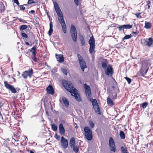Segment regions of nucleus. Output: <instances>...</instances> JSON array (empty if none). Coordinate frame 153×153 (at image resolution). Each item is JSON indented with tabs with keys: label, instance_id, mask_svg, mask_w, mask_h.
Returning a JSON list of instances; mask_svg holds the SVG:
<instances>
[{
	"label": "nucleus",
	"instance_id": "obj_1",
	"mask_svg": "<svg viewBox=\"0 0 153 153\" xmlns=\"http://www.w3.org/2000/svg\"><path fill=\"white\" fill-rule=\"evenodd\" d=\"M63 86L70 92L72 96H74L76 99L79 101H82L80 95L78 94V91L74 88L73 84L69 83L67 81H64L62 82Z\"/></svg>",
	"mask_w": 153,
	"mask_h": 153
},
{
	"label": "nucleus",
	"instance_id": "obj_2",
	"mask_svg": "<svg viewBox=\"0 0 153 153\" xmlns=\"http://www.w3.org/2000/svg\"><path fill=\"white\" fill-rule=\"evenodd\" d=\"M85 136L86 138L89 140H91L92 137V131L88 127H85L84 129Z\"/></svg>",
	"mask_w": 153,
	"mask_h": 153
},
{
	"label": "nucleus",
	"instance_id": "obj_3",
	"mask_svg": "<svg viewBox=\"0 0 153 153\" xmlns=\"http://www.w3.org/2000/svg\"><path fill=\"white\" fill-rule=\"evenodd\" d=\"M88 100L92 102L93 107L96 112L99 114H100V110L96 100L91 99L90 97L88 98Z\"/></svg>",
	"mask_w": 153,
	"mask_h": 153
},
{
	"label": "nucleus",
	"instance_id": "obj_4",
	"mask_svg": "<svg viewBox=\"0 0 153 153\" xmlns=\"http://www.w3.org/2000/svg\"><path fill=\"white\" fill-rule=\"evenodd\" d=\"M58 16V19L61 25L62 30L64 33H66V27L63 18V14H62V15H59Z\"/></svg>",
	"mask_w": 153,
	"mask_h": 153
},
{
	"label": "nucleus",
	"instance_id": "obj_5",
	"mask_svg": "<svg viewBox=\"0 0 153 153\" xmlns=\"http://www.w3.org/2000/svg\"><path fill=\"white\" fill-rule=\"evenodd\" d=\"M71 33L72 37L74 42L76 41L77 34L75 27L73 25H71Z\"/></svg>",
	"mask_w": 153,
	"mask_h": 153
},
{
	"label": "nucleus",
	"instance_id": "obj_6",
	"mask_svg": "<svg viewBox=\"0 0 153 153\" xmlns=\"http://www.w3.org/2000/svg\"><path fill=\"white\" fill-rule=\"evenodd\" d=\"M89 42L90 45L89 51L92 53L94 51L95 48V41L93 37H91Z\"/></svg>",
	"mask_w": 153,
	"mask_h": 153
},
{
	"label": "nucleus",
	"instance_id": "obj_7",
	"mask_svg": "<svg viewBox=\"0 0 153 153\" xmlns=\"http://www.w3.org/2000/svg\"><path fill=\"white\" fill-rule=\"evenodd\" d=\"M4 84L6 88L10 90L12 93H15L16 92V90L14 86L8 84L7 81L4 82Z\"/></svg>",
	"mask_w": 153,
	"mask_h": 153
},
{
	"label": "nucleus",
	"instance_id": "obj_8",
	"mask_svg": "<svg viewBox=\"0 0 153 153\" xmlns=\"http://www.w3.org/2000/svg\"><path fill=\"white\" fill-rule=\"evenodd\" d=\"M105 74L108 76H111L113 74V68L110 65H108L107 68L105 69Z\"/></svg>",
	"mask_w": 153,
	"mask_h": 153
},
{
	"label": "nucleus",
	"instance_id": "obj_9",
	"mask_svg": "<svg viewBox=\"0 0 153 153\" xmlns=\"http://www.w3.org/2000/svg\"><path fill=\"white\" fill-rule=\"evenodd\" d=\"M84 86L85 88L86 94L88 97V98L90 97L91 96V93L90 87L86 85V84H84Z\"/></svg>",
	"mask_w": 153,
	"mask_h": 153
},
{
	"label": "nucleus",
	"instance_id": "obj_10",
	"mask_svg": "<svg viewBox=\"0 0 153 153\" xmlns=\"http://www.w3.org/2000/svg\"><path fill=\"white\" fill-rule=\"evenodd\" d=\"M33 74V70L32 68L28 71H25L23 72L22 75L24 78H27L28 76L30 78Z\"/></svg>",
	"mask_w": 153,
	"mask_h": 153
},
{
	"label": "nucleus",
	"instance_id": "obj_11",
	"mask_svg": "<svg viewBox=\"0 0 153 153\" xmlns=\"http://www.w3.org/2000/svg\"><path fill=\"white\" fill-rule=\"evenodd\" d=\"M144 44L149 47H150L153 42V39L152 38H149L148 39H144L143 40Z\"/></svg>",
	"mask_w": 153,
	"mask_h": 153
},
{
	"label": "nucleus",
	"instance_id": "obj_12",
	"mask_svg": "<svg viewBox=\"0 0 153 153\" xmlns=\"http://www.w3.org/2000/svg\"><path fill=\"white\" fill-rule=\"evenodd\" d=\"M109 145L111 150L114 152L116 151L114 142L112 138H111L109 140Z\"/></svg>",
	"mask_w": 153,
	"mask_h": 153
},
{
	"label": "nucleus",
	"instance_id": "obj_13",
	"mask_svg": "<svg viewBox=\"0 0 153 153\" xmlns=\"http://www.w3.org/2000/svg\"><path fill=\"white\" fill-rule=\"evenodd\" d=\"M61 143L63 148L65 149L67 148L68 145V141L67 140L65 139L63 137H61Z\"/></svg>",
	"mask_w": 153,
	"mask_h": 153
},
{
	"label": "nucleus",
	"instance_id": "obj_14",
	"mask_svg": "<svg viewBox=\"0 0 153 153\" xmlns=\"http://www.w3.org/2000/svg\"><path fill=\"white\" fill-rule=\"evenodd\" d=\"M54 7L57 13L58 16L62 15L63 14L62 13L61 9L58 5L57 3L56 2H55L54 3Z\"/></svg>",
	"mask_w": 153,
	"mask_h": 153
},
{
	"label": "nucleus",
	"instance_id": "obj_15",
	"mask_svg": "<svg viewBox=\"0 0 153 153\" xmlns=\"http://www.w3.org/2000/svg\"><path fill=\"white\" fill-rule=\"evenodd\" d=\"M46 90L48 94L53 95L54 94V91L53 86L51 85H49L47 88Z\"/></svg>",
	"mask_w": 153,
	"mask_h": 153
},
{
	"label": "nucleus",
	"instance_id": "obj_16",
	"mask_svg": "<svg viewBox=\"0 0 153 153\" xmlns=\"http://www.w3.org/2000/svg\"><path fill=\"white\" fill-rule=\"evenodd\" d=\"M59 132L61 135H64L65 130L62 123H61L59 127Z\"/></svg>",
	"mask_w": 153,
	"mask_h": 153
},
{
	"label": "nucleus",
	"instance_id": "obj_17",
	"mask_svg": "<svg viewBox=\"0 0 153 153\" xmlns=\"http://www.w3.org/2000/svg\"><path fill=\"white\" fill-rule=\"evenodd\" d=\"M56 57L58 61L59 62L62 63L63 62L64 59L63 56L62 55L56 54Z\"/></svg>",
	"mask_w": 153,
	"mask_h": 153
},
{
	"label": "nucleus",
	"instance_id": "obj_18",
	"mask_svg": "<svg viewBox=\"0 0 153 153\" xmlns=\"http://www.w3.org/2000/svg\"><path fill=\"white\" fill-rule=\"evenodd\" d=\"M80 65L82 70L84 71V69L86 68L87 66L85 61H84L81 62L79 63Z\"/></svg>",
	"mask_w": 153,
	"mask_h": 153
},
{
	"label": "nucleus",
	"instance_id": "obj_19",
	"mask_svg": "<svg viewBox=\"0 0 153 153\" xmlns=\"http://www.w3.org/2000/svg\"><path fill=\"white\" fill-rule=\"evenodd\" d=\"M108 62L106 60H105L102 62V68L104 69H106V67H107Z\"/></svg>",
	"mask_w": 153,
	"mask_h": 153
},
{
	"label": "nucleus",
	"instance_id": "obj_20",
	"mask_svg": "<svg viewBox=\"0 0 153 153\" xmlns=\"http://www.w3.org/2000/svg\"><path fill=\"white\" fill-rule=\"evenodd\" d=\"M75 139L74 137H72L71 139L70 142V145L71 147V148L72 147L75 146Z\"/></svg>",
	"mask_w": 153,
	"mask_h": 153
},
{
	"label": "nucleus",
	"instance_id": "obj_21",
	"mask_svg": "<svg viewBox=\"0 0 153 153\" xmlns=\"http://www.w3.org/2000/svg\"><path fill=\"white\" fill-rule=\"evenodd\" d=\"M77 57L79 63L85 60L83 57L79 53L77 54Z\"/></svg>",
	"mask_w": 153,
	"mask_h": 153
},
{
	"label": "nucleus",
	"instance_id": "obj_22",
	"mask_svg": "<svg viewBox=\"0 0 153 153\" xmlns=\"http://www.w3.org/2000/svg\"><path fill=\"white\" fill-rule=\"evenodd\" d=\"M62 101L65 106H68L69 105V102L68 100L65 97H63Z\"/></svg>",
	"mask_w": 153,
	"mask_h": 153
},
{
	"label": "nucleus",
	"instance_id": "obj_23",
	"mask_svg": "<svg viewBox=\"0 0 153 153\" xmlns=\"http://www.w3.org/2000/svg\"><path fill=\"white\" fill-rule=\"evenodd\" d=\"M36 47L34 46L30 50V51L32 52V55H36Z\"/></svg>",
	"mask_w": 153,
	"mask_h": 153
},
{
	"label": "nucleus",
	"instance_id": "obj_24",
	"mask_svg": "<svg viewBox=\"0 0 153 153\" xmlns=\"http://www.w3.org/2000/svg\"><path fill=\"white\" fill-rule=\"evenodd\" d=\"M107 102L108 104L109 105L112 106L113 105V101L110 98H107Z\"/></svg>",
	"mask_w": 153,
	"mask_h": 153
},
{
	"label": "nucleus",
	"instance_id": "obj_25",
	"mask_svg": "<svg viewBox=\"0 0 153 153\" xmlns=\"http://www.w3.org/2000/svg\"><path fill=\"white\" fill-rule=\"evenodd\" d=\"M151 25L150 23L145 22L144 27L146 29H149L151 27Z\"/></svg>",
	"mask_w": 153,
	"mask_h": 153
},
{
	"label": "nucleus",
	"instance_id": "obj_26",
	"mask_svg": "<svg viewBox=\"0 0 153 153\" xmlns=\"http://www.w3.org/2000/svg\"><path fill=\"white\" fill-rule=\"evenodd\" d=\"M120 135L121 138L124 139L125 137V134L123 131H120Z\"/></svg>",
	"mask_w": 153,
	"mask_h": 153
},
{
	"label": "nucleus",
	"instance_id": "obj_27",
	"mask_svg": "<svg viewBox=\"0 0 153 153\" xmlns=\"http://www.w3.org/2000/svg\"><path fill=\"white\" fill-rule=\"evenodd\" d=\"M121 150L122 153H128L127 148H124L122 146L121 148Z\"/></svg>",
	"mask_w": 153,
	"mask_h": 153
},
{
	"label": "nucleus",
	"instance_id": "obj_28",
	"mask_svg": "<svg viewBox=\"0 0 153 153\" xmlns=\"http://www.w3.org/2000/svg\"><path fill=\"white\" fill-rule=\"evenodd\" d=\"M27 28V26L26 25H21L20 27V30H22L26 29Z\"/></svg>",
	"mask_w": 153,
	"mask_h": 153
},
{
	"label": "nucleus",
	"instance_id": "obj_29",
	"mask_svg": "<svg viewBox=\"0 0 153 153\" xmlns=\"http://www.w3.org/2000/svg\"><path fill=\"white\" fill-rule=\"evenodd\" d=\"M124 28L126 29H129L132 28V25H124Z\"/></svg>",
	"mask_w": 153,
	"mask_h": 153
},
{
	"label": "nucleus",
	"instance_id": "obj_30",
	"mask_svg": "<svg viewBox=\"0 0 153 153\" xmlns=\"http://www.w3.org/2000/svg\"><path fill=\"white\" fill-rule=\"evenodd\" d=\"M52 128L53 130L55 131L57 130V126L54 124H53L52 125Z\"/></svg>",
	"mask_w": 153,
	"mask_h": 153
},
{
	"label": "nucleus",
	"instance_id": "obj_31",
	"mask_svg": "<svg viewBox=\"0 0 153 153\" xmlns=\"http://www.w3.org/2000/svg\"><path fill=\"white\" fill-rule=\"evenodd\" d=\"M0 11L1 12L3 11L4 10V7L3 4H0Z\"/></svg>",
	"mask_w": 153,
	"mask_h": 153
},
{
	"label": "nucleus",
	"instance_id": "obj_32",
	"mask_svg": "<svg viewBox=\"0 0 153 153\" xmlns=\"http://www.w3.org/2000/svg\"><path fill=\"white\" fill-rule=\"evenodd\" d=\"M71 148H73V150L75 152L77 153L79 151V149L76 146H74L71 147Z\"/></svg>",
	"mask_w": 153,
	"mask_h": 153
},
{
	"label": "nucleus",
	"instance_id": "obj_33",
	"mask_svg": "<svg viewBox=\"0 0 153 153\" xmlns=\"http://www.w3.org/2000/svg\"><path fill=\"white\" fill-rule=\"evenodd\" d=\"M25 5V6H26L27 5V4H25L23 5H19V6L20 7V9L21 10H24L25 9V7H24L23 6Z\"/></svg>",
	"mask_w": 153,
	"mask_h": 153
},
{
	"label": "nucleus",
	"instance_id": "obj_34",
	"mask_svg": "<svg viewBox=\"0 0 153 153\" xmlns=\"http://www.w3.org/2000/svg\"><path fill=\"white\" fill-rule=\"evenodd\" d=\"M148 103L147 102H145L142 103L141 104L143 108H145L146 107Z\"/></svg>",
	"mask_w": 153,
	"mask_h": 153
},
{
	"label": "nucleus",
	"instance_id": "obj_35",
	"mask_svg": "<svg viewBox=\"0 0 153 153\" xmlns=\"http://www.w3.org/2000/svg\"><path fill=\"white\" fill-rule=\"evenodd\" d=\"M81 43V44L82 46H83L85 44V42L84 38L82 37L80 39Z\"/></svg>",
	"mask_w": 153,
	"mask_h": 153
},
{
	"label": "nucleus",
	"instance_id": "obj_36",
	"mask_svg": "<svg viewBox=\"0 0 153 153\" xmlns=\"http://www.w3.org/2000/svg\"><path fill=\"white\" fill-rule=\"evenodd\" d=\"M62 71V72L64 74H65L66 75H67L68 72L66 70V69L65 68H62L61 69Z\"/></svg>",
	"mask_w": 153,
	"mask_h": 153
},
{
	"label": "nucleus",
	"instance_id": "obj_37",
	"mask_svg": "<svg viewBox=\"0 0 153 153\" xmlns=\"http://www.w3.org/2000/svg\"><path fill=\"white\" fill-rule=\"evenodd\" d=\"M89 124L90 127L91 128H93L94 127V124L92 121H89Z\"/></svg>",
	"mask_w": 153,
	"mask_h": 153
},
{
	"label": "nucleus",
	"instance_id": "obj_38",
	"mask_svg": "<svg viewBox=\"0 0 153 153\" xmlns=\"http://www.w3.org/2000/svg\"><path fill=\"white\" fill-rule=\"evenodd\" d=\"M120 31H121L122 30H123L124 28V25H119L118 27Z\"/></svg>",
	"mask_w": 153,
	"mask_h": 153
},
{
	"label": "nucleus",
	"instance_id": "obj_39",
	"mask_svg": "<svg viewBox=\"0 0 153 153\" xmlns=\"http://www.w3.org/2000/svg\"><path fill=\"white\" fill-rule=\"evenodd\" d=\"M53 31V28H49V30L48 31V34L49 36H51Z\"/></svg>",
	"mask_w": 153,
	"mask_h": 153
},
{
	"label": "nucleus",
	"instance_id": "obj_40",
	"mask_svg": "<svg viewBox=\"0 0 153 153\" xmlns=\"http://www.w3.org/2000/svg\"><path fill=\"white\" fill-rule=\"evenodd\" d=\"M131 37V35L130 34L129 35H126L124 37V39H128L130 38Z\"/></svg>",
	"mask_w": 153,
	"mask_h": 153
},
{
	"label": "nucleus",
	"instance_id": "obj_41",
	"mask_svg": "<svg viewBox=\"0 0 153 153\" xmlns=\"http://www.w3.org/2000/svg\"><path fill=\"white\" fill-rule=\"evenodd\" d=\"M124 78L126 79L128 84L131 83V80L130 78L128 77H125Z\"/></svg>",
	"mask_w": 153,
	"mask_h": 153
},
{
	"label": "nucleus",
	"instance_id": "obj_42",
	"mask_svg": "<svg viewBox=\"0 0 153 153\" xmlns=\"http://www.w3.org/2000/svg\"><path fill=\"white\" fill-rule=\"evenodd\" d=\"M32 58L33 60L35 62H37V58L36 57V55H33L32 56Z\"/></svg>",
	"mask_w": 153,
	"mask_h": 153
},
{
	"label": "nucleus",
	"instance_id": "obj_43",
	"mask_svg": "<svg viewBox=\"0 0 153 153\" xmlns=\"http://www.w3.org/2000/svg\"><path fill=\"white\" fill-rule=\"evenodd\" d=\"M22 37L24 38H27V35L25 33H22Z\"/></svg>",
	"mask_w": 153,
	"mask_h": 153
},
{
	"label": "nucleus",
	"instance_id": "obj_44",
	"mask_svg": "<svg viewBox=\"0 0 153 153\" xmlns=\"http://www.w3.org/2000/svg\"><path fill=\"white\" fill-rule=\"evenodd\" d=\"M35 3V2L33 1V0H29L27 2V3L28 4H31Z\"/></svg>",
	"mask_w": 153,
	"mask_h": 153
},
{
	"label": "nucleus",
	"instance_id": "obj_45",
	"mask_svg": "<svg viewBox=\"0 0 153 153\" xmlns=\"http://www.w3.org/2000/svg\"><path fill=\"white\" fill-rule=\"evenodd\" d=\"M14 2L18 6L19 5V3L18 0H13Z\"/></svg>",
	"mask_w": 153,
	"mask_h": 153
},
{
	"label": "nucleus",
	"instance_id": "obj_46",
	"mask_svg": "<svg viewBox=\"0 0 153 153\" xmlns=\"http://www.w3.org/2000/svg\"><path fill=\"white\" fill-rule=\"evenodd\" d=\"M53 25L52 22H50V28H53Z\"/></svg>",
	"mask_w": 153,
	"mask_h": 153
},
{
	"label": "nucleus",
	"instance_id": "obj_47",
	"mask_svg": "<svg viewBox=\"0 0 153 153\" xmlns=\"http://www.w3.org/2000/svg\"><path fill=\"white\" fill-rule=\"evenodd\" d=\"M74 2L77 5H78L79 4L78 1V0H74Z\"/></svg>",
	"mask_w": 153,
	"mask_h": 153
},
{
	"label": "nucleus",
	"instance_id": "obj_48",
	"mask_svg": "<svg viewBox=\"0 0 153 153\" xmlns=\"http://www.w3.org/2000/svg\"><path fill=\"white\" fill-rule=\"evenodd\" d=\"M58 140H59L60 139V136L59 135H56L55 137Z\"/></svg>",
	"mask_w": 153,
	"mask_h": 153
},
{
	"label": "nucleus",
	"instance_id": "obj_49",
	"mask_svg": "<svg viewBox=\"0 0 153 153\" xmlns=\"http://www.w3.org/2000/svg\"><path fill=\"white\" fill-rule=\"evenodd\" d=\"M141 13H136V16L137 17H141V16L140 15Z\"/></svg>",
	"mask_w": 153,
	"mask_h": 153
},
{
	"label": "nucleus",
	"instance_id": "obj_50",
	"mask_svg": "<svg viewBox=\"0 0 153 153\" xmlns=\"http://www.w3.org/2000/svg\"><path fill=\"white\" fill-rule=\"evenodd\" d=\"M35 13V11L34 10H31L29 12V13L33 14Z\"/></svg>",
	"mask_w": 153,
	"mask_h": 153
},
{
	"label": "nucleus",
	"instance_id": "obj_51",
	"mask_svg": "<svg viewBox=\"0 0 153 153\" xmlns=\"http://www.w3.org/2000/svg\"><path fill=\"white\" fill-rule=\"evenodd\" d=\"M149 3H148V7L149 9L150 7V2L149 1Z\"/></svg>",
	"mask_w": 153,
	"mask_h": 153
},
{
	"label": "nucleus",
	"instance_id": "obj_52",
	"mask_svg": "<svg viewBox=\"0 0 153 153\" xmlns=\"http://www.w3.org/2000/svg\"><path fill=\"white\" fill-rule=\"evenodd\" d=\"M115 94V97H113V98H116V97H117V94L116 93H115L114 94Z\"/></svg>",
	"mask_w": 153,
	"mask_h": 153
},
{
	"label": "nucleus",
	"instance_id": "obj_53",
	"mask_svg": "<svg viewBox=\"0 0 153 153\" xmlns=\"http://www.w3.org/2000/svg\"><path fill=\"white\" fill-rule=\"evenodd\" d=\"M25 44L27 45H29V43L28 42H26Z\"/></svg>",
	"mask_w": 153,
	"mask_h": 153
},
{
	"label": "nucleus",
	"instance_id": "obj_54",
	"mask_svg": "<svg viewBox=\"0 0 153 153\" xmlns=\"http://www.w3.org/2000/svg\"><path fill=\"white\" fill-rule=\"evenodd\" d=\"M35 18L36 21L38 20L39 19V18L37 17H36Z\"/></svg>",
	"mask_w": 153,
	"mask_h": 153
},
{
	"label": "nucleus",
	"instance_id": "obj_55",
	"mask_svg": "<svg viewBox=\"0 0 153 153\" xmlns=\"http://www.w3.org/2000/svg\"><path fill=\"white\" fill-rule=\"evenodd\" d=\"M30 153H34V152L32 151H30Z\"/></svg>",
	"mask_w": 153,
	"mask_h": 153
},
{
	"label": "nucleus",
	"instance_id": "obj_56",
	"mask_svg": "<svg viewBox=\"0 0 153 153\" xmlns=\"http://www.w3.org/2000/svg\"><path fill=\"white\" fill-rule=\"evenodd\" d=\"M75 128H78V126H76L75 127Z\"/></svg>",
	"mask_w": 153,
	"mask_h": 153
},
{
	"label": "nucleus",
	"instance_id": "obj_57",
	"mask_svg": "<svg viewBox=\"0 0 153 153\" xmlns=\"http://www.w3.org/2000/svg\"><path fill=\"white\" fill-rule=\"evenodd\" d=\"M18 72L19 74V75L20 74V73L19 71H18Z\"/></svg>",
	"mask_w": 153,
	"mask_h": 153
}]
</instances>
